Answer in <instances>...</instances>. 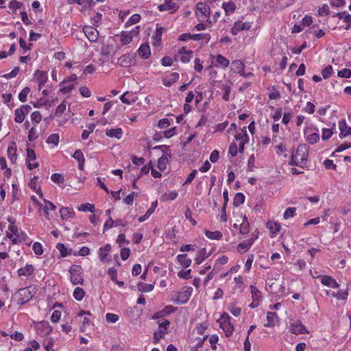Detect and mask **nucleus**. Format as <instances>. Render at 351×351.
I'll return each instance as SVG.
<instances>
[{
	"mask_svg": "<svg viewBox=\"0 0 351 351\" xmlns=\"http://www.w3.org/2000/svg\"><path fill=\"white\" fill-rule=\"evenodd\" d=\"M70 280L73 285H82L84 282L82 268L80 265H73L69 269Z\"/></svg>",
	"mask_w": 351,
	"mask_h": 351,
	"instance_id": "obj_4",
	"label": "nucleus"
},
{
	"mask_svg": "<svg viewBox=\"0 0 351 351\" xmlns=\"http://www.w3.org/2000/svg\"><path fill=\"white\" fill-rule=\"evenodd\" d=\"M244 67L245 65L241 60H235L232 62L231 70L239 75H244Z\"/></svg>",
	"mask_w": 351,
	"mask_h": 351,
	"instance_id": "obj_25",
	"label": "nucleus"
},
{
	"mask_svg": "<svg viewBox=\"0 0 351 351\" xmlns=\"http://www.w3.org/2000/svg\"><path fill=\"white\" fill-rule=\"evenodd\" d=\"M245 201V195L241 193H237L234 198L233 204L235 206H239L242 204Z\"/></svg>",
	"mask_w": 351,
	"mask_h": 351,
	"instance_id": "obj_46",
	"label": "nucleus"
},
{
	"mask_svg": "<svg viewBox=\"0 0 351 351\" xmlns=\"http://www.w3.org/2000/svg\"><path fill=\"white\" fill-rule=\"evenodd\" d=\"M332 134H333V132H332V130L331 129L324 128L322 130V139L324 141H326V140L329 139L331 137Z\"/></svg>",
	"mask_w": 351,
	"mask_h": 351,
	"instance_id": "obj_63",
	"label": "nucleus"
},
{
	"mask_svg": "<svg viewBox=\"0 0 351 351\" xmlns=\"http://www.w3.org/2000/svg\"><path fill=\"white\" fill-rule=\"evenodd\" d=\"M16 145L14 142H12L8 149V157L12 162H15L16 160Z\"/></svg>",
	"mask_w": 351,
	"mask_h": 351,
	"instance_id": "obj_28",
	"label": "nucleus"
},
{
	"mask_svg": "<svg viewBox=\"0 0 351 351\" xmlns=\"http://www.w3.org/2000/svg\"><path fill=\"white\" fill-rule=\"evenodd\" d=\"M216 62L224 68L228 67L230 64L229 60L221 55L217 56Z\"/></svg>",
	"mask_w": 351,
	"mask_h": 351,
	"instance_id": "obj_51",
	"label": "nucleus"
},
{
	"mask_svg": "<svg viewBox=\"0 0 351 351\" xmlns=\"http://www.w3.org/2000/svg\"><path fill=\"white\" fill-rule=\"evenodd\" d=\"M267 228L269 230L270 237L274 238L281 230V225L276 221H267Z\"/></svg>",
	"mask_w": 351,
	"mask_h": 351,
	"instance_id": "obj_17",
	"label": "nucleus"
},
{
	"mask_svg": "<svg viewBox=\"0 0 351 351\" xmlns=\"http://www.w3.org/2000/svg\"><path fill=\"white\" fill-rule=\"evenodd\" d=\"M84 295L85 292L81 287H76L73 293V298L77 301H81L84 298Z\"/></svg>",
	"mask_w": 351,
	"mask_h": 351,
	"instance_id": "obj_40",
	"label": "nucleus"
},
{
	"mask_svg": "<svg viewBox=\"0 0 351 351\" xmlns=\"http://www.w3.org/2000/svg\"><path fill=\"white\" fill-rule=\"evenodd\" d=\"M278 322V315L274 312L269 311L267 313V323L264 324L265 327L271 328L276 325Z\"/></svg>",
	"mask_w": 351,
	"mask_h": 351,
	"instance_id": "obj_19",
	"label": "nucleus"
},
{
	"mask_svg": "<svg viewBox=\"0 0 351 351\" xmlns=\"http://www.w3.org/2000/svg\"><path fill=\"white\" fill-rule=\"evenodd\" d=\"M110 54V46L104 45L101 49V55L102 56V63L108 61V57Z\"/></svg>",
	"mask_w": 351,
	"mask_h": 351,
	"instance_id": "obj_42",
	"label": "nucleus"
},
{
	"mask_svg": "<svg viewBox=\"0 0 351 351\" xmlns=\"http://www.w3.org/2000/svg\"><path fill=\"white\" fill-rule=\"evenodd\" d=\"M60 213L62 219H66L68 218H73L75 217V212L73 208L69 207H62L60 210Z\"/></svg>",
	"mask_w": 351,
	"mask_h": 351,
	"instance_id": "obj_27",
	"label": "nucleus"
},
{
	"mask_svg": "<svg viewBox=\"0 0 351 351\" xmlns=\"http://www.w3.org/2000/svg\"><path fill=\"white\" fill-rule=\"evenodd\" d=\"M332 72V67L330 65L326 66L322 71V76L324 79L328 78Z\"/></svg>",
	"mask_w": 351,
	"mask_h": 351,
	"instance_id": "obj_64",
	"label": "nucleus"
},
{
	"mask_svg": "<svg viewBox=\"0 0 351 351\" xmlns=\"http://www.w3.org/2000/svg\"><path fill=\"white\" fill-rule=\"evenodd\" d=\"M231 319L232 317L228 313H223L217 321L227 337H230L234 331V325Z\"/></svg>",
	"mask_w": 351,
	"mask_h": 351,
	"instance_id": "obj_3",
	"label": "nucleus"
},
{
	"mask_svg": "<svg viewBox=\"0 0 351 351\" xmlns=\"http://www.w3.org/2000/svg\"><path fill=\"white\" fill-rule=\"evenodd\" d=\"M34 76L38 82L39 88L41 89L42 86H44V84L46 83L48 77L47 73L37 70L35 72Z\"/></svg>",
	"mask_w": 351,
	"mask_h": 351,
	"instance_id": "obj_24",
	"label": "nucleus"
},
{
	"mask_svg": "<svg viewBox=\"0 0 351 351\" xmlns=\"http://www.w3.org/2000/svg\"><path fill=\"white\" fill-rule=\"evenodd\" d=\"M319 278L321 283L328 287L337 289L339 287V284L330 276L324 275L317 277Z\"/></svg>",
	"mask_w": 351,
	"mask_h": 351,
	"instance_id": "obj_12",
	"label": "nucleus"
},
{
	"mask_svg": "<svg viewBox=\"0 0 351 351\" xmlns=\"http://www.w3.org/2000/svg\"><path fill=\"white\" fill-rule=\"evenodd\" d=\"M35 268L31 265L27 263L23 267H21L17 270V274L19 276H25L29 278L34 272Z\"/></svg>",
	"mask_w": 351,
	"mask_h": 351,
	"instance_id": "obj_18",
	"label": "nucleus"
},
{
	"mask_svg": "<svg viewBox=\"0 0 351 351\" xmlns=\"http://www.w3.org/2000/svg\"><path fill=\"white\" fill-rule=\"evenodd\" d=\"M338 76L340 77L350 78L351 77V70L343 69L338 71Z\"/></svg>",
	"mask_w": 351,
	"mask_h": 351,
	"instance_id": "obj_60",
	"label": "nucleus"
},
{
	"mask_svg": "<svg viewBox=\"0 0 351 351\" xmlns=\"http://www.w3.org/2000/svg\"><path fill=\"white\" fill-rule=\"evenodd\" d=\"M106 134L109 137L120 139L123 134V131L120 128L116 129H110L106 130Z\"/></svg>",
	"mask_w": 351,
	"mask_h": 351,
	"instance_id": "obj_32",
	"label": "nucleus"
},
{
	"mask_svg": "<svg viewBox=\"0 0 351 351\" xmlns=\"http://www.w3.org/2000/svg\"><path fill=\"white\" fill-rule=\"evenodd\" d=\"M193 293V288L187 287L182 291L177 292L172 301L177 304H186L190 299Z\"/></svg>",
	"mask_w": 351,
	"mask_h": 351,
	"instance_id": "obj_6",
	"label": "nucleus"
},
{
	"mask_svg": "<svg viewBox=\"0 0 351 351\" xmlns=\"http://www.w3.org/2000/svg\"><path fill=\"white\" fill-rule=\"evenodd\" d=\"M51 180L57 184H61L64 182V177L60 173H53L51 177Z\"/></svg>",
	"mask_w": 351,
	"mask_h": 351,
	"instance_id": "obj_62",
	"label": "nucleus"
},
{
	"mask_svg": "<svg viewBox=\"0 0 351 351\" xmlns=\"http://www.w3.org/2000/svg\"><path fill=\"white\" fill-rule=\"evenodd\" d=\"M296 208H288L286 209V210L284 213V218L285 219H287L289 218H291L294 217L295 213Z\"/></svg>",
	"mask_w": 351,
	"mask_h": 351,
	"instance_id": "obj_59",
	"label": "nucleus"
},
{
	"mask_svg": "<svg viewBox=\"0 0 351 351\" xmlns=\"http://www.w3.org/2000/svg\"><path fill=\"white\" fill-rule=\"evenodd\" d=\"M176 258L184 268H187L191 265L192 261L186 254H178Z\"/></svg>",
	"mask_w": 351,
	"mask_h": 351,
	"instance_id": "obj_30",
	"label": "nucleus"
},
{
	"mask_svg": "<svg viewBox=\"0 0 351 351\" xmlns=\"http://www.w3.org/2000/svg\"><path fill=\"white\" fill-rule=\"evenodd\" d=\"M138 53L143 59H147L151 54V50L149 44H142L138 49Z\"/></svg>",
	"mask_w": 351,
	"mask_h": 351,
	"instance_id": "obj_22",
	"label": "nucleus"
},
{
	"mask_svg": "<svg viewBox=\"0 0 351 351\" xmlns=\"http://www.w3.org/2000/svg\"><path fill=\"white\" fill-rule=\"evenodd\" d=\"M193 53L191 50H189L188 53L179 56L178 60H180L183 63H188L193 58Z\"/></svg>",
	"mask_w": 351,
	"mask_h": 351,
	"instance_id": "obj_48",
	"label": "nucleus"
},
{
	"mask_svg": "<svg viewBox=\"0 0 351 351\" xmlns=\"http://www.w3.org/2000/svg\"><path fill=\"white\" fill-rule=\"evenodd\" d=\"M172 1L173 0H165V3L164 4L159 5L158 6V9L160 12L168 10H173L174 11H176L178 9V5Z\"/></svg>",
	"mask_w": 351,
	"mask_h": 351,
	"instance_id": "obj_21",
	"label": "nucleus"
},
{
	"mask_svg": "<svg viewBox=\"0 0 351 351\" xmlns=\"http://www.w3.org/2000/svg\"><path fill=\"white\" fill-rule=\"evenodd\" d=\"M38 289L35 285L21 288L14 294V300L19 305L25 304L34 297Z\"/></svg>",
	"mask_w": 351,
	"mask_h": 351,
	"instance_id": "obj_2",
	"label": "nucleus"
},
{
	"mask_svg": "<svg viewBox=\"0 0 351 351\" xmlns=\"http://www.w3.org/2000/svg\"><path fill=\"white\" fill-rule=\"evenodd\" d=\"M30 89L29 87H25L19 93V99L21 102H25L27 100V96L29 93Z\"/></svg>",
	"mask_w": 351,
	"mask_h": 351,
	"instance_id": "obj_54",
	"label": "nucleus"
},
{
	"mask_svg": "<svg viewBox=\"0 0 351 351\" xmlns=\"http://www.w3.org/2000/svg\"><path fill=\"white\" fill-rule=\"evenodd\" d=\"M48 144H53L58 145L59 143V136L57 134H52L47 139Z\"/></svg>",
	"mask_w": 351,
	"mask_h": 351,
	"instance_id": "obj_55",
	"label": "nucleus"
},
{
	"mask_svg": "<svg viewBox=\"0 0 351 351\" xmlns=\"http://www.w3.org/2000/svg\"><path fill=\"white\" fill-rule=\"evenodd\" d=\"M239 223H234L231 227L230 230L233 234H237L239 232L240 234L244 235L247 234L250 232V223L248 221H239Z\"/></svg>",
	"mask_w": 351,
	"mask_h": 351,
	"instance_id": "obj_8",
	"label": "nucleus"
},
{
	"mask_svg": "<svg viewBox=\"0 0 351 351\" xmlns=\"http://www.w3.org/2000/svg\"><path fill=\"white\" fill-rule=\"evenodd\" d=\"M132 40V36L128 34V31H122L121 33V43L122 45L130 43Z\"/></svg>",
	"mask_w": 351,
	"mask_h": 351,
	"instance_id": "obj_41",
	"label": "nucleus"
},
{
	"mask_svg": "<svg viewBox=\"0 0 351 351\" xmlns=\"http://www.w3.org/2000/svg\"><path fill=\"white\" fill-rule=\"evenodd\" d=\"M111 250V245L106 244V245L101 247L98 251L99 260L104 263L106 261V257Z\"/></svg>",
	"mask_w": 351,
	"mask_h": 351,
	"instance_id": "obj_23",
	"label": "nucleus"
},
{
	"mask_svg": "<svg viewBox=\"0 0 351 351\" xmlns=\"http://www.w3.org/2000/svg\"><path fill=\"white\" fill-rule=\"evenodd\" d=\"M176 311H177L176 307H175L172 305H167V306H165L161 311H159L155 313L152 315V319H158L162 318L163 317H165L167 315H169L171 313H173Z\"/></svg>",
	"mask_w": 351,
	"mask_h": 351,
	"instance_id": "obj_13",
	"label": "nucleus"
},
{
	"mask_svg": "<svg viewBox=\"0 0 351 351\" xmlns=\"http://www.w3.org/2000/svg\"><path fill=\"white\" fill-rule=\"evenodd\" d=\"M9 223L5 230V236L11 240L14 245H19L23 242H26L29 245L32 240L27 234L15 224V221H8Z\"/></svg>",
	"mask_w": 351,
	"mask_h": 351,
	"instance_id": "obj_1",
	"label": "nucleus"
},
{
	"mask_svg": "<svg viewBox=\"0 0 351 351\" xmlns=\"http://www.w3.org/2000/svg\"><path fill=\"white\" fill-rule=\"evenodd\" d=\"M179 77L178 73H171L168 79L163 80V84L165 86L169 87L179 79Z\"/></svg>",
	"mask_w": 351,
	"mask_h": 351,
	"instance_id": "obj_34",
	"label": "nucleus"
},
{
	"mask_svg": "<svg viewBox=\"0 0 351 351\" xmlns=\"http://www.w3.org/2000/svg\"><path fill=\"white\" fill-rule=\"evenodd\" d=\"M164 29L162 27H158L157 25L156 30V35L154 37L155 39V43L154 45H160L161 43V36L162 34V30Z\"/></svg>",
	"mask_w": 351,
	"mask_h": 351,
	"instance_id": "obj_52",
	"label": "nucleus"
},
{
	"mask_svg": "<svg viewBox=\"0 0 351 351\" xmlns=\"http://www.w3.org/2000/svg\"><path fill=\"white\" fill-rule=\"evenodd\" d=\"M36 333L43 337L48 336L52 331V327L47 321H40L34 324Z\"/></svg>",
	"mask_w": 351,
	"mask_h": 351,
	"instance_id": "obj_7",
	"label": "nucleus"
},
{
	"mask_svg": "<svg viewBox=\"0 0 351 351\" xmlns=\"http://www.w3.org/2000/svg\"><path fill=\"white\" fill-rule=\"evenodd\" d=\"M235 138L237 141H248V136H247L245 127L243 128V129L242 130V131L240 133L235 135Z\"/></svg>",
	"mask_w": 351,
	"mask_h": 351,
	"instance_id": "obj_53",
	"label": "nucleus"
},
{
	"mask_svg": "<svg viewBox=\"0 0 351 351\" xmlns=\"http://www.w3.org/2000/svg\"><path fill=\"white\" fill-rule=\"evenodd\" d=\"M158 328L156 331L154 333V343L157 344L159 343L161 339L164 337L165 334L167 333V328H169L170 325V322L167 319L165 320L164 322H160V321L158 322Z\"/></svg>",
	"mask_w": 351,
	"mask_h": 351,
	"instance_id": "obj_5",
	"label": "nucleus"
},
{
	"mask_svg": "<svg viewBox=\"0 0 351 351\" xmlns=\"http://www.w3.org/2000/svg\"><path fill=\"white\" fill-rule=\"evenodd\" d=\"M206 254V248H201L197 253V255L195 258V262L197 265L201 264L205 258H206L208 256Z\"/></svg>",
	"mask_w": 351,
	"mask_h": 351,
	"instance_id": "obj_35",
	"label": "nucleus"
},
{
	"mask_svg": "<svg viewBox=\"0 0 351 351\" xmlns=\"http://www.w3.org/2000/svg\"><path fill=\"white\" fill-rule=\"evenodd\" d=\"M340 130L339 137L341 138L351 134V127L348 126L345 120H341L339 122Z\"/></svg>",
	"mask_w": 351,
	"mask_h": 351,
	"instance_id": "obj_20",
	"label": "nucleus"
},
{
	"mask_svg": "<svg viewBox=\"0 0 351 351\" xmlns=\"http://www.w3.org/2000/svg\"><path fill=\"white\" fill-rule=\"evenodd\" d=\"M140 20L141 16L138 14H134L125 23V27L128 28L130 25L138 23Z\"/></svg>",
	"mask_w": 351,
	"mask_h": 351,
	"instance_id": "obj_45",
	"label": "nucleus"
},
{
	"mask_svg": "<svg viewBox=\"0 0 351 351\" xmlns=\"http://www.w3.org/2000/svg\"><path fill=\"white\" fill-rule=\"evenodd\" d=\"M251 28V23L249 22L242 23L237 21L234 23L231 29V34L234 36L237 35L238 32L243 30H249Z\"/></svg>",
	"mask_w": 351,
	"mask_h": 351,
	"instance_id": "obj_15",
	"label": "nucleus"
},
{
	"mask_svg": "<svg viewBox=\"0 0 351 351\" xmlns=\"http://www.w3.org/2000/svg\"><path fill=\"white\" fill-rule=\"evenodd\" d=\"M289 331L295 335L308 333L305 326L300 320L290 322Z\"/></svg>",
	"mask_w": 351,
	"mask_h": 351,
	"instance_id": "obj_10",
	"label": "nucleus"
},
{
	"mask_svg": "<svg viewBox=\"0 0 351 351\" xmlns=\"http://www.w3.org/2000/svg\"><path fill=\"white\" fill-rule=\"evenodd\" d=\"M119 319L118 315L108 313L106 314V319L109 323H116Z\"/></svg>",
	"mask_w": 351,
	"mask_h": 351,
	"instance_id": "obj_56",
	"label": "nucleus"
},
{
	"mask_svg": "<svg viewBox=\"0 0 351 351\" xmlns=\"http://www.w3.org/2000/svg\"><path fill=\"white\" fill-rule=\"evenodd\" d=\"M31 110L32 107L29 105H23L19 108L16 109L14 111V121L19 123H22L25 119V115L27 114Z\"/></svg>",
	"mask_w": 351,
	"mask_h": 351,
	"instance_id": "obj_11",
	"label": "nucleus"
},
{
	"mask_svg": "<svg viewBox=\"0 0 351 351\" xmlns=\"http://www.w3.org/2000/svg\"><path fill=\"white\" fill-rule=\"evenodd\" d=\"M197 10L201 12L202 14L205 15L206 16H209L210 15V8L207 5H206L203 3H198L197 4Z\"/></svg>",
	"mask_w": 351,
	"mask_h": 351,
	"instance_id": "obj_39",
	"label": "nucleus"
},
{
	"mask_svg": "<svg viewBox=\"0 0 351 351\" xmlns=\"http://www.w3.org/2000/svg\"><path fill=\"white\" fill-rule=\"evenodd\" d=\"M62 313L58 310H55L51 315V321L53 323H57L61 318Z\"/></svg>",
	"mask_w": 351,
	"mask_h": 351,
	"instance_id": "obj_58",
	"label": "nucleus"
},
{
	"mask_svg": "<svg viewBox=\"0 0 351 351\" xmlns=\"http://www.w3.org/2000/svg\"><path fill=\"white\" fill-rule=\"evenodd\" d=\"M168 162V158L165 155L162 156L158 160V168L160 171H164L167 167Z\"/></svg>",
	"mask_w": 351,
	"mask_h": 351,
	"instance_id": "obj_43",
	"label": "nucleus"
},
{
	"mask_svg": "<svg viewBox=\"0 0 351 351\" xmlns=\"http://www.w3.org/2000/svg\"><path fill=\"white\" fill-rule=\"evenodd\" d=\"M23 5V3L22 2L17 1L16 0H12L9 3V8L13 10L20 9Z\"/></svg>",
	"mask_w": 351,
	"mask_h": 351,
	"instance_id": "obj_61",
	"label": "nucleus"
},
{
	"mask_svg": "<svg viewBox=\"0 0 351 351\" xmlns=\"http://www.w3.org/2000/svg\"><path fill=\"white\" fill-rule=\"evenodd\" d=\"M84 33L90 42H95L98 39L99 32L92 26H86L83 29Z\"/></svg>",
	"mask_w": 351,
	"mask_h": 351,
	"instance_id": "obj_16",
	"label": "nucleus"
},
{
	"mask_svg": "<svg viewBox=\"0 0 351 351\" xmlns=\"http://www.w3.org/2000/svg\"><path fill=\"white\" fill-rule=\"evenodd\" d=\"M32 250L37 256L42 255L43 253V245L39 242H34L32 245Z\"/></svg>",
	"mask_w": 351,
	"mask_h": 351,
	"instance_id": "obj_50",
	"label": "nucleus"
},
{
	"mask_svg": "<svg viewBox=\"0 0 351 351\" xmlns=\"http://www.w3.org/2000/svg\"><path fill=\"white\" fill-rule=\"evenodd\" d=\"M205 235L207 238L212 240H219L222 238V233L220 231H210L208 230H204Z\"/></svg>",
	"mask_w": 351,
	"mask_h": 351,
	"instance_id": "obj_33",
	"label": "nucleus"
},
{
	"mask_svg": "<svg viewBox=\"0 0 351 351\" xmlns=\"http://www.w3.org/2000/svg\"><path fill=\"white\" fill-rule=\"evenodd\" d=\"M332 297L335 298L338 300H346L348 297V290H339L338 292L332 294Z\"/></svg>",
	"mask_w": 351,
	"mask_h": 351,
	"instance_id": "obj_37",
	"label": "nucleus"
},
{
	"mask_svg": "<svg viewBox=\"0 0 351 351\" xmlns=\"http://www.w3.org/2000/svg\"><path fill=\"white\" fill-rule=\"evenodd\" d=\"M293 155L295 160H301L306 164L308 155V147L305 144L300 145L298 147L295 153L294 154H293Z\"/></svg>",
	"mask_w": 351,
	"mask_h": 351,
	"instance_id": "obj_9",
	"label": "nucleus"
},
{
	"mask_svg": "<svg viewBox=\"0 0 351 351\" xmlns=\"http://www.w3.org/2000/svg\"><path fill=\"white\" fill-rule=\"evenodd\" d=\"M77 209L80 211H84V212L89 211L91 213H94L95 210L94 204H92L90 203H86V204H81L80 206L77 207Z\"/></svg>",
	"mask_w": 351,
	"mask_h": 351,
	"instance_id": "obj_44",
	"label": "nucleus"
},
{
	"mask_svg": "<svg viewBox=\"0 0 351 351\" xmlns=\"http://www.w3.org/2000/svg\"><path fill=\"white\" fill-rule=\"evenodd\" d=\"M222 8L225 11L226 15H229L234 12L237 6L236 4L233 1H228L223 2L222 4Z\"/></svg>",
	"mask_w": 351,
	"mask_h": 351,
	"instance_id": "obj_31",
	"label": "nucleus"
},
{
	"mask_svg": "<svg viewBox=\"0 0 351 351\" xmlns=\"http://www.w3.org/2000/svg\"><path fill=\"white\" fill-rule=\"evenodd\" d=\"M57 250L60 253L61 256L62 257H66L68 255L71 254V250H69L66 245H64L63 243H58L56 245Z\"/></svg>",
	"mask_w": 351,
	"mask_h": 351,
	"instance_id": "obj_38",
	"label": "nucleus"
},
{
	"mask_svg": "<svg viewBox=\"0 0 351 351\" xmlns=\"http://www.w3.org/2000/svg\"><path fill=\"white\" fill-rule=\"evenodd\" d=\"M228 309L235 317L239 316L241 313V308L234 304H230Z\"/></svg>",
	"mask_w": 351,
	"mask_h": 351,
	"instance_id": "obj_47",
	"label": "nucleus"
},
{
	"mask_svg": "<svg viewBox=\"0 0 351 351\" xmlns=\"http://www.w3.org/2000/svg\"><path fill=\"white\" fill-rule=\"evenodd\" d=\"M208 324L206 322L199 324L196 326L197 333L198 335H203L208 328Z\"/></svg>",
	"mask_w": 351,
	"mask_h": 351,
	"instance_id": "obj_57",
	"label": "nucleus"
},
{
	"mask_svg": "<svg viewBox=\"0 0 351 351\" xmlns=\"http://www.w3.org/2000/svg\"><path fill=\"white\" fill-rule=\"evenodd\" d=\"M135 54L127 53L121 56L118 60V64L121 66L128 67L135 63Z\"/></svg>",
	"mask_w": 351,
	"mask_h": 351,
	"instance_id": "obj_14",
	"label": "nucleus"
},
{
	"mask_svg": "<svg viewBox=\"0 0 351 351\" xmlns=\"http://www.w3.org/2000/svg\"><path fill=\"white\" fill-rule=\"evenodd\" d=\"M137 287L141 292H150L154 289V285L141 282L137 284Z\"/></svg>",
	"mask_w": 351,
	"mask_h": 351,
	"instance_id": "obj_36",
	"label": "nucleus"
},
{
	"mask_svg": "<svg viewBox=\"0 0 351 351\" xmlns=\"http://www.w3.org/2000/svg\"><path fill=\"white\" fill-rule=\"evenodd\" d=\"M65 110L66 104L64 103V101H63L57 107L55 114L53 115H50V118H54L56 116H61Z\"/></svg>",
	"mask_w": 351,
	"mask_h": 351,
	"instance_id": "obj_49",
	"label": "nucleus"
},
{
	"mask_svg": "<svg viewBox=\"0 0 351 351\" xmlns=\"http://www.w3.org/2000/svg\"><path fill=\"white\" fill-rule=\"evenodd\" d=\"M250 290L252 300L261 302L262 301L263 296L262 293L258 290V289L254 285H251L250 287Z\"/></svg>",
	"mask_w": 351,
	"mask_h": 351,
	"instance_id": "obj_29",
	"label": "nucleus"
},
{
	"mask_svg": "<svg viewBox=\"0 0 351 351\" xmlns=\"http://www.w3.org/2000/svg\"><path fill=\"white\" fill-rule=\"evenodd\" d=\"M257 238H258V236L256 235L255 237H254V238H250L249 239L245 240V241L239 243V244L238 245L239 250L247 251V250H249L251 247V246L254 243V241L256 239H257Z\"/></svg>",
	"mask_w": 351,
	"mask_h": 351,
	"instance_id": "obj_26",
	"label": "nucleus"
}]
</instances>
